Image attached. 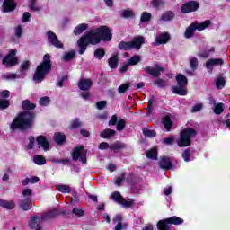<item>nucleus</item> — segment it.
Here are the masks:
<instances>
[{
  "label": "nucleus",
  "instance_id": "obj_60",
  "mask_svg": "<svg viewBox=\"0 0 230 230\" xmlns=\"http://www.w3.org/2000/svg\"><path fill=\"white\" fill-rule=\"evenodd\" d=\"M125 175H126V173L123 172L120 177L117 178V180L115 181L116 186L121 185V182H123V181H125Z\"/></svg>",
  "mask_w": 230,
  "mask_h": 230
},
{
  "label": "nucleus",
  "instance_id": "obj_54",
  "mask_svg": "<svg viewBox=\"0 0 230 230\" xmlns=\"http://www.w3.org/2000/svg\"><path fill=\"white\" fill-rule=\"evenodd\" d=\"M182 157H183L184 161H186V163H188V161H190V157H191V153H190V149H186L183 151Z\"/></svg>",
  "mask_w": 230,
  "mask_h": 230
},
{
  "label": "nucleus",
  "instance_id": "obj_1",
  "mask_svg": "<svg viewBox=\"0 0 230 230\" xmlns=\"http://www.w3.org/2000/svg\"><path fill=\"white\" fill-rule=\"evenodd\" d=\"M111 31L107 26H101L95 30H91L86 32V34L81 37L77 41L79 54L84 55L89 44L96 46V44H100L102 40H111L112 39V33Z\"/></svg>",
  "mask_w": 230,
  "mask_h": 230
},
{
  "label": "nucleus",
  "instance_id": "obj_2",
  "mask_svg": "<svg viewBox=\"0 0 230 230\" xmlns=\"http://www.w3.org/2000/svg\"><path fill=\"white\" fill-rule=\"evenodd\" d=\"M35 118V114L30 111H24L20 113L17 118L11 124V130H15V128H19L20 130H26V128H31V125H33V119Z\"/></svg>",
  "mask_w": 230,
  "mask_h": 230
},
{
  "label": "nucleus",
  "instance_id": "obj_21",
  "mask_svg": "<svg viewBox=\"0 0 230 230\" xmlns=\"http://www.w3.org/2000/svg\"><path fill=\"white\" fill-rule=\"evenodd\" d=\"M121 220H123V217L121 215H117L113 218V222H117V226H115V230H122V229H127V224H122Z\"/></svg>",
  "mask_w": 230,
  "mask_h": 230
},
{
  "label": "nucleus",
  "instance_id": "obj_10",
  "mask_svg": "<svg viewBox=\"0 0 230 230\" xmlns=\"http://www.w3.org/2000/svg\"><path fill=\"white\" fill-rule=\"evenodd\" d=\"M200 6V4L197 1H190L184 4L181 6L182 13H190V12H197Z\"/></svg>",
  "mask_w": 230,
  "mask_h": 230
},
{
  "label": "nucleus",
  "instance_id": "obj_58",
  "mask_svg": "<svg viewBox=\"0 0 230 230\" xmlns=\"http://www.w3.org/2000/svg\"><path fill=\"white\" fill-rule=\"evenodd\" d=\"M97 105V109H99V111H102V109H105V107H107V101H100L96 103Z\"/></svg>",
  "mask_w": 230,
  "mask_h": 230
},
{
  "label": "nucleus",
  "instance_id": "obj_27",
  "mask_svg": "<svg viewBox=\"0 0 230 230\" xmlns=\"http://www.w3.org/2000/svg\"><path fill=\"white\" fill-rule=\"evenodd\" d=\"M30 204H31V200L30 199H28L27 200H20V208L23 211H30V209L31 208V205Z\"/></svg>",
  "mask_w": 230,
  "mask_h": 230
},
{
  "label": "nucleus",
  "instance_id": "obj_28",
  "mask_svg": "<svg viewBox=\"0 0 230 230\" xmlns=\"http://www.w3.org/2000/svg\"><path fill=\"white\" fill-rule=\"evenodd\" d=\"M216 87L217 89H224L226 87V77L218 75L216 79Z\"/></svg>",
  "mask_w": 230,
  "mask_h": 230
},
{
  "label": "nucleus",
  "instance_id": "obj_35",
  "mask_svg": "<svg viewBox=\"0 0 230 230\" xmlns=\"http://www.w3.org/2000/svg\"><path fill=\"white\" fill-rule=\"evenodd\" d=\"M126 145L124 143H121L119 141H117L110 146V148L111 150H122V148H126Z\"/></svg>",
  "mask_w": 230,
  "mask_h": 230
},
{
  "label": "nucleus",
  "instance_id": "obj_50",
  "mask_svg": "<svg viewBox=\"0 0 230 230\" xmlns=\"http://www.w3.org/2000/svg\"><path fill=\"white\" fill-rule=\"evenodd\" d=\"M10 107V101L0 99V109H8Z\"/></svg>",
  "mask_w": 230,
  "mask_h": 230
},
{
  "label": "nucleus",
  "instance_id": "obj_18",
  "mask_svg": "<svg viewBox=\"0 0 230 230\" xmlns=\"http://www.w3.org/2000/svg\"><path fill=\"white\" fill-rule=\"evenodd\" d=\"M0 206L1 208H4V209L12 210L15 209V201L13 200H4V199H0Z\"/></svg>",
  "mask_w": 230,
  "mask_h": 230
},
{
  "label": "nucleus",
  "instance_id": "obj_32",
  "mask_svg": "<svg viewBox=\"0 0 230 230\" xmlns=\"http://www.w3.org/2000/svg\"><path fill=\"white\" fill-rule=\"evenodd\" d=\"M88 28V25L85 23L79 24L75 29L74 30L75 35H80L81 33H84L85 30Z\"/></svg>",
  "mask_w": 230,
  "mask_h": 230
},
{
  "label": "nucleus",
  "instance_id": "obj_16",
  "mask_svg": "<svg viewBox=\"0 0 230 230\" xmlns=\"http://www.w3.org/2000/svg\"><path fill=\"white\" fill-rule=\"evenodd\" d=\"M17 5H15V2L13 0H4L3 4V12L5 13L8 12H13Z\"/></svg>",
  "mask_w": 230,
  "mask_h": 230
},
{
  "label": "nucleus",
  "instance_id": "obj_44",
  "mask_svg": "<svg viewBox=\"0 0 230 230\" xmlns=\"http://www.w3.org/2000/svg\"><path fill=\"white\" fill-rule=\"evenodd\" d=\"M127 125V122L125 119H121L117 122V130L119 132H121V130H125V127Z\"/></svg>",
  "mask_w": 230,
  "mask_h": 230
},
{
  "label": "nucleus",
  "instance_id": "obj_61",
  "mask_svg": "<svg viewBox=\"0 0 230 230\" xmlns=\"http://www.w3.org/2000/svg\"><path fill=\"white\" fill-rule=\"evenodd\" d=\"M116 123H118V116L117 115H113L111 117V119H110V121H109V126L112 127V126L116 125Z\"/></svg>",
  "mask_w": 230,
  "mask_h": 230
},
{
  "label": "nucleus",
  "instance_id": "obj_23",
  "mask_svg": "<svg viewBox=\"0 0 230 230\" xmlns=\"http://www.w3.org/2000/svg\"><path fill=\"white\" fill-rule=\"evenodd\" d=\"M119 62V58H118V54H113L112 57L108 59L109 66L111 69H116L118 67V63Z\"/></svg>",
  "mask_w": 230,
  "mask_h": 230
},
{
  "label": "nucleus",
  "instance_id": "obj_36",
  "mask_svg": "<svg viewBox=\"0 0 230 230\" xmlns=\"http://www.w3.org/2000/svg\"><path fill=\"white\" fill-rule=\"evenodd\" d=\"M139 62H141V57L135 55L128 61V66H136L139 64Z\"/></svg>",
  "mask_w": 230,
  "mask_h": 230
},
{
  "label": "nucleus",
  "instance_id": "obj_52",
  "mask_svg": "<svg viewBox=\"0 0 230 230\" xmlns=\"http://www.w3.org/2000/svg\"><path fill=\"white\" fill-rule=\"evenodd\" d=\"M151 4L153 8H159V6H163L164 3L163 0H151Z\"/></svg>",
  "mask_w": 230,
  "mask_h": 230
},
{
  "label": "nucleus",
  "instance_id": "obj_26",
  "mask_svg": "<svg viewBox=\"0 0 230 230\" xmlns=\"http://www.w3.org/2000/svg\"><path fill=\"white\" fill-rule=\"evenodd\" d=\"M101 137L103 139H107L109 137H113V136H116V130L113 129H104L102 132L100 134Z\"/></svg>",
  "mask_w": 230,
  "mask_h": 230
},
{
  "label": "nucleus",
  "instance_id": "obj_45",
  "mask_svg": "<svg viewBox=\"0 0 230 230\" xmlns=\"http://www.w3.org/2000/svg\"><path fill=\"white\" fill-rule=\"evenodd\" d=\"M119 204H121L123 208H132V206H134V200L129 199L127 201L124 198H122V200Z\"/></svg>",
  "mask_w": 230,
  "mask_h": 230
},
{
  "label": "nucleus",
  "instance_id": "obj_29",
  "mask_svg": "<svg viewBox=\"0 0 230 230\" xmlns=\"http://www.w3.org/2000/svg\"><path fill=\"white\" fill-rule=\"evenodd\" d=\"M53 139L57 142L58 145H63V143H66V135L62 133H56L53 137Z\"/></svg>",
  "mask_w": 230,
  "mask_h": 230
},
{
  "label": "nucleus",
  "instance_id": "obj_13",
  "mask_svg": "<svg viewBox=\"0 0 230 230\" xmlns=\"http://www.w3.org/2000/svg\"><path fill=\"white\" fill-rule=\"evenodd\" d=\"M156 43L155 46H161V44H167L170 40V34L168 32L160 33L155 38Z\"/></svg>",
  "mask_w": 230,
  "mask_h": 230
},
{
  "label": "nucleus",
  "instance_id": "obj_9",
  "mask_svg": "<svg viewBox=\"0 0 230 230\" xmlns=\"http://www.w3.org/2000/svg\"><path fill=\"white\" fill-rule=\"evenodd\" d=\"M17 54L16 49H11L9 54L3 59L2 64L5 66V67H12L13 66H17L19 61L15 55Z\"/></svg>",
  "mask_w": 230,
  "mask_h": 230
},
{
  "label": "nucleus",
  "instance_id": "obj_12",
  "mask_svg": "<svg viewBox=\"0 0 230 230\" xmlns=\"http://www.w3.org/2000/svg\"><path fill=\"white\" fill-rule=\"evenodd\" d=\"M47 37H48L49 42L52 46H55V48H64V44L58 40V37L57 36V34H55V32L49 31L47 32Z\"/></svg>",
  "mask_w": 230,
  "mask_h": 230
},
{
  "label": "nucleus",
  "instance_id": "obj_59",
  "mask_svg": "<svg viewBox=\"0 0 230 230\" xmlns=\"http://www.w3.org/2000/svg\"><path fill=\"white\" fill-rule=\"evenodd\" d=\"M155 85H157L158 87H166V81L163 80V79H156L155 81Z\"/></svg>",
  "mask_w": 230,
  "mask_h": 230
},
{
  "label": "nucleus",
  "instance_id": "obj_42",
  "mask_svg": "<svg viewBox=\"0 0 230 230\" xmlns=\"http://www.w3.org/2000/svg\"><path fill=\"white\" fill-rule=\"evenodd\" d=\"M152 19V14L150 13L144 12L141 14L140 21L141 22H148Z\"/></svg>",
  "mask_w": 230,
  "mask_h": 230
},
{
  "label": "nucleus",
  "instance_id": "obj_55",
  "mask_svg": "<svg viewBox=\"0 0 230 230\" xmlns=\"http://www.w3.org/2000/svg\"><path fill=\"white\" fill-rule=\"evenodd\" d=\"M22 197H27L28 199H30V197H31V195H33V191L31 189H24L22 191Z\"/></svg>",
  "mask_w": 230,
  "mask_h": 230
},
{
  "label": "nucleus",
  "instance_id": "obj_62",
  "mask_svg": "<svg viewBox=\"0 0 230 230\" xmlns=\"http://www.w3.org/2000/svg\"><path fill=\"white\" fill-rule=\"evenodd\" d=\"M34 143H35V137H29V145H28L29 150H31L33 148Z\"/></svg>",
  "mask_w": 230,
  "mask_h": 230
},
{
  "label": "nucleus",
  "instance_id": "obj_25",
  "mask_svg": "<svg viewBox=\"0 0 230 230\" xmlns=\"http://www.w3.org/2000/svg\"><path fill=\"white\" fill-rule=\"evenodd\" d=\"M35 107H37V105H35V103L30 102V100H24L22 102V109H23L24 111H33V109H35Z\"/></svg>",
  "mask_w": 230,
  "mask_h": 230
},
{
  "label": "nucleus",
  "instance_id": "obj_3",
  "mask_svg": "<svg viewBox=\"0 0 230 230\" xmlns=\"http://www.w3.org/2000/svg\"><path fill=\"white\" fill-rule=\"evenodd\" d=\"M51 71V56L46 54L42 62L37 66L33 75L34 82H42L46 78V75Z\"/></svg>",
  "mask_w": 230,
  "mask_h": 230
},
{
  "label": "nucleus",
  "instance_id": "obj_24",
  "mask_svg": "<svg viewBox=\"0 0 230 230\" xmlns=\"http://www.w3.org/2000/svg\"><path fill=\"white\" fill-rule=\"evenodd\" d=\"M160 167L163 168V170H170L172 168V162L170 161V158L164 157L160 160Z\"/></svg>",
  "mask_w": 230,
  "mask_h": 230
},
{
  "label": "nucleus",
  "instance_id": "obj_63",
  "mask_svg": "<svg viewBox=\"0 0 230 230\" xmlns=\"http://www.w3.org/2000/svg\"><path fill=\"white\" fill-rule=\"evenodd\" d=\"M202 104H196L192 107L191 112H199V111H202Z\"/></svg>",
  "mask_w": 230,
  "mask_h": 230
},
{
  "label": "nucleus",
  "instance_id": "obj_33",
  "mask_svg": "<svg viewBox=\"0 0 230 230\" xmlns=\"http://www.w3.org/2000/svg\"><path fill=\"white\" fill-rule=\"evenodd\" d=\"M146 157H148V159H157V148L154 147L148 151L146 152Z\"/></svg>",
  "mask_w": 230,
  "mask_h": 230
},
{
  "label": "nucleus",
  "instance_id": "obj_6",
  "mask_svg": "<svg viewBox=\"0 0 230 230\" xmlns=\"http://www.w3.org/2000/svg\"><path fill=\"white\" fill-rule=\"evenodd\" d=\"M145 44V37L139 36L137 38H134L132 41L125 42L121 41L119 44V48L120 49H123L124 51H127L128 49H141V46Z\"/></svg>",
  "mask_w": 230,
  "mask_h": 230
},
{
  "label": "nucleus",
  "instance_id": "obj_47",
  "mask_svg": "<svg viewBox=\"0 0 230 230\" xmlns=\"http://www.w3.org/2000/svg\"><path fill=\"white\" fill-rule=\"evenodd\" d=\"M222 112H224V103L220 102L215 106L214 113L222 114Z\"/></svg>",
  "mask_w": 230,
  "mask_h": 230
},
{
  "label": "nucleus",
  "instance_id": "obj_48",
  "mask_svg": "<svg viewBox=\"0 0 230 230\" xmlns=\"http://www.w3.org/2000/svg\"><path fill=\"white\" fill-rule=\"evenodd\" d=\"M35 3H37V0H30L29 8L33 12H40V7L35 5Z\"/></svg>",
  "mask_w": 230,
  "mask_h": 230
},
{
  "label": "nucleus",
  "instance_id": "obj_5",
  "mask_svg": "<svg viewBox=\"0 0 230 230\" xmlns=\"http://www.w3.org/2000/svg\"><path fill=\"white\" fill-rule=\"evenodd\" d=\"M176 82L178 86L172 87V93H174V94H179L180 96H186V94H188V90L186 89V85H188V78L186 75L178 74L176 75Z\"/></svg>",
  "mask_w": 230,
  "mask_h": 230
},
{
  "label": "nucleus",
  "instance_id": "obj_43",
  "mask_svg": "<svg viewBox=\"0 0 230 230\" xmlns=\"http://www.w3.org/2000/svg\"><path fill=\"white\" fill-rule=\"evenodd\" d=\"M130 87V84L126 83L119 86L118 93L119 94H123V93H127L128 89Z\"/></svg>",
  "mask_w": 230,
  "mask_h": 230
},
{
  "label": "nucleus",
  "instance_id": "obj_37",
  "mask_svg": "<svg viewBox=\"0 0 230 230\" xmlns=\"http://www.w3.org/2000/svg\"><path fill=\"white\" fill-rule=\"evenodd\" d=\"M111 199L117 202L118 204H120V202L123 200V196H121V193L115 191L111 196Z\"/></svg>",
  "mask_w": 230,
  "mask_h": 230
},
{
  "label": "nucleus",
  "instance_id": "obj_41",
  "mask_svg": "<svg viewBox=\"0 0 230 230\" xmlns=\"http://www.w3.org/2000/svg\"><path fill=\"white\" fill-rule=\"evenodd\" d=\"M143 134L144 136H146V137H155V136H157V133H155V131L146 128H145L143 129Z\"/></svg>",
  "mask_w": 230,
  "mask_h": 230
},
{
  "label": "nucleus",
  "instance_id": "obj_57",
  "mask_svg": "<svg viewBox=\"0 0 230 230\" xmlns=\"http://www.w3.org/2000/svg\"><path fill=\"white\" fill-rule=\"evenodd\" d=\"M175 141V137L171 136L167 138H164L163 140V143H164V145H173V142Z\"/></svg>",
  "mask_w": 230,
  "mask_h": 230
},
{
  "label": "nucleus",
  "instance_id": "obj_7",
  "mask_svg": "<svg viewBox=\"0 0 230 230\" xmlns=\"http://www.w3.org/2000/svg\"><path fill=\"white\" fill-rule=\"evenodd\" d=\"M57 215H58V212L57 210H51L49 213H47L44 217L34 216L31 218L29 226L31 229H36V227H39V226H40L42 220L53 218L54 217H57Z\"/></svg>",
  "mask_w": 230,
  "mask_h": 230
},
{
  "label": "nucleus",
  "instance_id": "obj_51",
  "mask_svg": "<svg viewBox=\"0 0 230 230\" xmlns=\"http://www.w3.org/2000/svg\"><path fill=\"white\" fill-rule=\"evenodd\" d=\"M72 213H74V215H75L76 217H84V214L85 213V211L78 208H74L72 210Z\"/></svg>",
  "mask_w": 230,
  "mask_h": 230
},
{
  "label": "nucleus",
  "instance_id": "obj_56",
  "mask_svg": "<svg viewBox=\"0 0 230 230\" xmlns=\"http://www.w3.org/2000/svg\"><path fill=\"white\" fill-rule=\"evenodd\" d=\"M79 127H82V122L79 119L71 122L70 128H79Z\"/></svg>",
  "mask_w": 230,
  "mask_h": 230
},
{
  "label": "nucleus",
  "instance_id": "obj_53",
  "mask_svg": "<svg viewBox=\"0 0 230 230\" xmlns=\"http://www.w3.org/2000/svg\"><path fill=\"white\" fill-rule=\"evenodd\" d=\"M49 97H41L39 101L40 105H43L46 107V105H49Z\"/></svg>",
  "mask_w": 230,
  "mask_h": 230
},
{
  "label": "nucleus",
  "instance_id": "obj_40",
  "mask_svg": "<svg viewBox=\"0 0 230 230\" xmlns=\"http://www.w3.org/2000/svg\"><path fill=\"white\" fill-rule=\"evenodd\" d=\"M33 161L39 166H42V164H46V158H44V156L42 155L34 156Z\"/></svg>",
  "mask_w": 230,
  "mask_h": 230
},
{
  "label": "nucleus",
  "instance_id": "obj_39",
  "mask_svg": "<svg viewBox=\"0 0 230 230\" xmlns=\"http://www.w3.org/2000/svg\"><path fill=\"white\" fill-rule=\"evenodd\" d=\"M73 58H75V51L73 50L66 52L62 57V60H64L65 62H69V60H73Z\"/></svg>",
  "mask_w": 230,
  "mask_h": 230
},
{
  "label": "nucleus",
  "instance_id": "obj_34",
  "mask_svg": "<svg viewBox=\"0 0 230 230\" xmlns=\"http://www.w3.org/2000/svg\"><path fill=\"white\" fill-rule=\"evenodd\" d=\"M195 25L191 23L189 28L186 29L185 31V37L186 39H190V37H193V33L195 32Z\"/></svg>",
  "mask_w": 230,
  "mask_h": 230
},
{
  "label": "nucleus",
  "instance_id": "obj_15",
  "mask_svg": "<svg viewBox=\"0 0 230 230\" xmlns=\"http://www.w3.org/2000/svg\"><path fill=\"white\" fill-rule=\"evenodd\" d=\"M222 64H224V61L220 58L209 59L206 63V67L208 70V72L211 73V71H213V67H215V66H222Z\"/></svg>",
  "mask_w": 230,
  "mask_h": 230
},
{
  "label": "nucleus",
  "instance_id": "obj_22",
  "mask_svg": "<svg viewBox=\"0 0 230 230\" xmlns=\"http://www.w3.org/2000/svg\"><path fill=\"white\" fill-rule=\"evenodd\" d=\"M167 222H169L171 226H181V224H184V219L177 216H173V217H168Z\"/></svg>",
  "mask_w": 230,
  "mask_h": 230
},
{
  "label": "nucleus",
  "instance_id": "obj_4",
  "mask_svg": "<svg viewBox=\"0 0 230 230\" xmlns=\"http://www.w3.org/2000/svg\"><path fill=\"white\" fill-rule=\"evenodd\" d=\"M197 136V130L193 128H185L181 133L180 137L177 140V145L181 148L190 146L191 145V137Z\"/></svg>",
  "mask_w": 230,
  "mask_h": 230
},
{
  "label": "nucleus",
  "instance_id": "obj_20",
  "mask_svg": "<svg viewBox=\"0 0 230 230\" xmlns=\"http://www.w3.org/2000/svg\"><path fill=\"white\" fill-rule=\"evenodd\" d=\"M157 227H158V230H171L172 225H170L168 219L165 218V219L160 220L157 223Z\"/></svg>",
  "mask_w": 230,
  "mask_h": 230
},
{
  "label": "nucleus",
  "instance_id": "obj_31",
  "mask_svg": "<svg viewBox=\"0 0 230 230\" xmlns=\"http://www.w3.org/2000/svg\"><path fill=\"white\" fill-rule=\"evenodd\" d=\"M56 190L61 193H71V187L69 185L59 184L56 186Z\"/></svg>",
  "mask_w": 230,
  "mask_h": 230
},
{
  "label": "nucleus",
  "instance_id": "obj_64",
  "mask_svg": "<svg viewBox=\"0 0 230 230\" xmlns=\"http://www.w3.org/2000/svg\"><path fill=\"white\" fill-rule=\"evenodd\" d=\"M123 17H134V12L130 10H125L123 12Z\"/></svg>",
  "mask_w": 230,
  "mask_h": 230
},
{
  "label": "nucleus",
  "instance_id": "obj_46",
  "mask_svg": "<svg viewBox=\"0 0 230 230\" xmlns=\"http://www.w3.org/2000/svg\"><path fill=\"white\" fill-rule=\"evenodd\" d=\"M94 57L97 58L99 60H102V58L105 57V50H103V49H98L94 52Z\"/></svg>",
  "mask_w": 230,
  "mask_h": 230
},
{
  "label": "nucleus",
  "instance_id": "obj_38",
  "mask_svg": "<svg viewBox=\"0 0 230 230\" xmlns=\"http://www.w3.org/2000/svg\"><path fill=\"white\" fill-rule=\"evenodd\" d=\"M175 17V14L172 12H166L161 16V21H172Z\"/></svg>",
  "mask_w": 230,
  "mask_h": 230
},
{
  "label": "nucleus",
  "instance_id": "obj_49",
  "mask_svg": "<svg viewBox=\"0 0 230 230\" xmlns=\"http://www.w3.org/2000/svg\"><path fill=\"white\" fill-rule=\"evenodd\" d=\"M198 66H199V59H197V58H192L190 62V67H191V69L195 71V69H197Z\"/></svg>",
  "mask_w": 230,
  "mask_h": 230
},
{
  "label": "nucleus",
  "instance_id": "obj_30",
  "mask_svg": "<svg viewBox=\"0 0 230 230\" xmlns=\"http://www.w3.org/2000/svg\"><path fill=\"white\" fill-rule=\"evenodd\" d=\"M162 123L164 125V128L169 132L170 128H172L173 122H172V119L170 116H165L162 119Z\"/></svg>",
  "mask_w": 230,
  "mask_h": 230
},
{
  "label": "nucleus",
  "instance_id": "obj_19",
  "mask_svg": "<svg viewBox=\"0 0 230 230\" xmlns=\"http://www.w3.org/2000/svg\"><path fill=\"white\" fill-rule=\"evenodd\" d=\"M192 24L194 25L196 30H199V31H202V30H206V28H208V26L211 24V21L206 20L201 23L199 22H194Z\"/></svg>",
  "mask_w": 230,
  "mask_h": 230
},
{
  "label": "nucleus",
  "instance_id": "obj_17",
  "mask_svg": "<svg viewBox=\"0 0 230 230\" xmlns=\"http://www.w3.org/2000/svg\"><path fill=\"white\" fill-rule=\"evenodd\" d=\"M78 87L81 89V91H88L90 87H93V80L81 79L78 83Z\"/></svg>",
  "mask_w": 230,
  "mask_h": 230
},
{
  "label": "nucleus",
  "instance_id": "obj_14",
  "mask_svg": "<svg viewBox=\"0 0 230 230\" xmlns=\"http://www.w3.org/2000/svg\"><path fill=\"white\" fill-rule=\"evenodd\" d=\"M37 144L45 150V152H48L49 150V142L48 141V138L42 135L39 136L36 138Z\"/></svg>",
  "mask_w": 230,
  "mask_h": 230
},
{
  "label": "nucleus",
  "instance_id": "obj_8",
  "mask_svg": "<svg viewBox=\"0 0 230 230\" xmlns=\"http://www.w3.org/2000/svg\"><path fill=\"white\" fill-rule=\"evenodd\" d=\"M73 161H81L83 164L87 163V151L84 150V146L75 147L72 153Z\"/></svg>",
  "mask_w": 230,
  "mask_h": 230
},
{
  "label": "nucleus",
  "instance_id": "obj_11",
  "mask_svg": "<svg viewBox=\"0 0 230 230\" xmlns=\"http://www.w3.org/2000/svg\"><path fill=\"white\" fill-rule=\"evenodd\" d=\"M144 71L155 78H157L161 75V72L164 71V68L160 65H155L154 66H146Z\"/></svg>",
  "mask_w": 230,
  "mask_h": 230
}]
</instances>
